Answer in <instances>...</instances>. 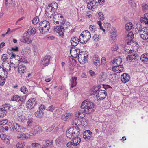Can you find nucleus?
Listing matches in <instances>:
<instances>
[{
  "label": "nucleus",
  "mask_w": 148,
  "mask_h": 148,
  "mask_svg": "<svg viewBox=\"0 0 148 148\" xmlns=\"http://www.w3.org/2000/svg\"><path fill=\"white\" fill-rule=\"evenodd\" d=\"M94 103L92 102L89 101L88 100H86L82 103L80 107L81 109H83V111L84 112H82L80 116H78L79 118H83L84 114L86 113L90 114L92 113L94 111Z\"/></svg>",
  "instance_id": "nucleus-1"
},
{
  "label": "nucleus",
  "mask_w": 148,
  "mask_h": 148,
  "mask_svg": "<svg viewBox=\"0 0 148 148\" xmlns=\"http://www.w3.org/2000/svg\"><path fill=\"white\" fill-rule=\"evenodd\" d=\"M50 27V25L49 22L44 20L40 22L38 28L41 33L45 34L49 31Z\"/></svg>",
  "instance_id": "nucleus-2"
},
{
  "label": "nucleus",
  "mask_w": 148,
  "mask_h": 148,
  "mask_svg": "<svg viewBox=\"0 0 148 148\" xmlns=\"http://www.w3.org/2000/svg\"><path fill=\"white\" fill-rule=\"evenodd\" d=\"M53 22L54 23L57 24H59L60 22L61 24L64 25H66V24H67V25H66V26L68 27L70 26L69 23H66V21L64 19L63 16L59 13H57L54 16Z\"/></svg>",
  "instance_id": "nucleus-3"
},
{
  "label": "nucleus",
  "mask_w": 148,
  "mask_h": 148,
  "mask_svg": "<svg viewBox=\"0 0 148 148\" xmlns=\"http://www.w3.org/2000/svg\"><path fill=\"white\" fill-rule=\"evenodd\" d=\"M65 25L54 26L53 27L54 30L55 32L59 34L61 37L64 36V32H65L64 27Z\"/></svg>",
  "instance_id": "nucleus-4"
},
{
  "label": "nucleus",
  "mask_w": 148,
  "mask_h": 148,
  "mask_svg": "<svg viewBox=\"0 0 148 148\" xmlns=\"http://www.w3.org/2000/svg\"><path fill=\"white\" fill-rule=\"evenodd\" d=\"M83 137L87 141H92L93 139L92 132L90 130L85 131L83 134Z\"/></svg>",
  "instance_id": "nucleus-5"
},
{
  "label": "nucleus",
  "mask_w": 148,
  "mask_h": 148,
  "mask_svg": "<svg viewBox=\"0 0 148 148\" xmlns=\"http://www.w3.org/2000/svg\"><path fill=\"white\" fill-rule=\"evenodd\" d=\"M127 36L129 39V38L130 37V41L127 42V45L125 46L124 47V50L126 52H127V51L129 49L130 47L129 45L133 41V39L134 37V35L132 32H131L128 34Z\"/></svg>",
  "instance_id": "nucleus-6"
},
{
  "label": "nucleus",
  "mask_w": 148,
  "mask_h": 148,
  "mask_svg": "<svg viewBox=\"0 0 148 148\" xmlns=\"http://www.w3.org/2000/svg\"><path fill=\"white\" fill-rule=\"evenodd\" d=\"M27 106L28 108L32 109L37 104V101L34 98L29 99L27 102Z\"/></svg>",
  "instance_id": "nucleus-7"
},
{
  "label": "nucleus",
  "mask_w": 148,
  "mask_h": 148,
  "mask_svg": "<svg viewBox=\"0 0 148 148\" xmlns=\"http://www.w3.org/2000/svg\"><path fill=\"white\" fill-rule=\"evenodd\" d=\"M110 36L111 40L113 41L117 38V32L115 27H112L110 31Z\"/></svg>",
  "instance_id": "nucleus-8"
},
{
  "label": "nucleus",
  "mask_w": 148,
  "mask_h": 148,
  "mask_svg": "<svg viewBox=\"0 0 148 148\" xmlns=\"http://www.w3.org/2000/svg\"><path fill=\"white\" fill-rule=\"evenodd\" d=\"M82 38L86 40V42H87L91 38L90 33L88 30H84L82 32L81 35Z\"/></svg>",
  "instance_id": "nucleus-9"
},
{
  "label": "nucleus",
  "mask_w": 148,
  "mask_h": 148,
  "mask_svg": "<svg viewBox=\"0 0 148 148\" xmlns=\"http://www.w3.org/2000/svg\"><path fill=\"white\" fill-rule=\"evenodd\" d=\"M41 128L39 126L36 125L34 128L30 132V135L34 136L39 133L41 131Z\"/></svg>",
  "instance_id": "nucleus-10"
},
{
  "label": "nucleus",
  "mask_w": 148,
  "mask_h": 148,
  "mask_svg": "<svg viewBox=\"0 0 148 148\" xmlns=\"http://www.w3.org/2000/svg\"><path fill=\"white\" fill-rule=\"evenodd\" d=\"M96 94L97 97H99L98 100H101L104 99L106 97L107 92L105 90H101V91Z\"/></svg>",
  "instance_id": "nucleus-11"
},
{
  "label": "nucleus",
  "mask_w": 148,
  "mask_h": 148,
  "mask_svg": "<svg viewBox=\"0 0 148 148\" xmlns=\"http://www.w3.org/2000/svg\"><path fill=\"white\" fill-rule=\"evenodd\" d=\"M55 12L53 10H51L50 6L49 5L45 10V14L48 17L51 18L52 17L53 15H54Z\"/></svg>",
  "instance_id": "nucleus-12"
},
{
  "label": "nucleus",
  "mask_w": 148,
  "mask_h": 148,
  "mask_svg": "<svg viewBox=\"0 0 148 148\" xmlns=\"http://www.w3.org/2000/svg\"><path fill=\"white\" fill-rule=\"evenodd\" d=\"M13 124L15 129L16 131L20 132H23L26 130V129L25 128L21 126L20 125L16 123H14Z\"/></svg>",
  "instance_id": "nucleus-13"
},
{
  "label": "nucleus",
  "mask_w": 148,
  "mask_h": 148,
  "mask_svg": "<svg viewBox=\"0 0 148 148\" xmlns=\"http://www.w3.org/2000/svg\"><path fill=\"white\" fill-rule=\"evenodd\" d=\"M50 56H45L42 60V64L44 66H47L50 61Z\"/></svg>",
  "instance_id": "nucleus-14"
},
{
  "label": "nucleus",
  "mask_w": 148,
  "mask_h": 148,
  "mask_svg": "<svg viewBox=\"0 0 148 148\" xmlns=\"http://www.w3.org/2000/svg\"><path fill=\"white\" fill-rule=\"evenodd\" d=\"M130 79V76L126 73L123 74L121 76V79L123 82L126 83L128 82Z\"/></svg>",
  "instance_id": "nucleus-15"
},
{
  "label": "nucleus",
  "mask_w": 148,
  "mask_h": 148,
  "mask_svg": "<svg viewBox=\"0 0 148 148\" xmlns=\"http://www.w3.org/2000/svg\"><path fill=\"white\" fill-rule=\"evenodd\" d=\"M27 33H25L23 34V36L20 39V40L21 42L25 43H29L31 42L29 41L28 38V36Z\"/></svg>",
  "instance_id": "nucleus-16"
},
{
  "label": "nucleus",
  "mask_w": 148,
  "mask_h": 148,
  "mask_svg": "<svg viewBox=\"0 0 148 148\" xmlns=\"http://www.w3.org/2000/svg\"><path fill=\"white\" fill-rule=\"evenodd\" d=\"M70 42L72 46H76L79 43V38L76 37H73L70 40Z\"/></svg>",
  "instance_id": "nucleus-17"
},
{
  "label": "nucleus",
  "mask_w": 148,
  "mask_h": 148,
  "mask_svg": "<svg viewBox=\"0 0 148 148\" xmlns=\"http://www.w3.org/2000/svg\"><path fill=\"white\" fill-rule=\"evenodd\" d=\"M99 57L97 55H95L93 56V62L97 68H98L100 64Z\"/></svg>",
  "instance_id": "nucleus-18"
},
{
  "label": "nucleus",
  "mask_w": 148,
  "mask_h": 148,
  "mask_svg": "<svg viewBox=\"0 0 148 148\" xmlns=\"http://www.w3.org/2000/svg\"><path fill=\"white\" fill-rule=\"evenodd\" d=\"M71 127L72 128L73 132L75 137L79 136L80 133V130L77 126L72 127Z\"/></svg>",
  "instance_id": "nucleus-19"
},
{
  "label": "nucleus",
  "mask_w": 148,
  "mask_h": 148,
  "mask_svg": "<svg viewBox=\"0 0 148 148\" xmlns=\"http://www.w3.org/2000/svg\"><path fill=\"white\" fill-rule=\"evenodd\" d=\"M144 16L140 18V21L141 23L148 25V13H145Z\"/></svg>",
  "instance_id": "nucleus-20"
},
{
  "label": "nucleus",
  "mask_w": 148,
  "mask_h": 148,
  "mask_svg": "<svg viewBox=\"0 0 148 148\" xmlns=\"http://www.w3.org/2000/svg\"><path fill=\"white\" fill-rule=\"evenodd\" d=\"M139 56L138 54L136 53L135 54H134L133 55L130 56V57L129 56H127L126 57V59L127 61H129V62H131V60H138Z\"/></svg>",
  "instance_id": "nucleus-21"
},
{
  "label": "nucleus",
  "mask_w": 148,
  "mask_h": 148,
  "mask_svg": "<svg viewBox=\"0 0 148 148\" xmlns=\"http://www.w3.org/2000/svg\"><path fill=\"white\" fill-rule=\"evenodd\" d=\"M73 132L72 128L71 127L69 128V129L67 130L66 132V136L70 139H72L74 137H75V136L73 135Z\"/></svg>",
  "instance_id": "nucleus-22"
},
{
  "label": "nucleus",
  "mask_w": 148,
  "mask_h": 148,
  "mask_svg": "<svg viewBox=\"0 0 148 148\" xmlns=\"http://www.w3.org/2000/svg\"><path fill=\"white\" fill-rule=\"evenodd\" d=\"M139 32L140 33V36L141 38L143 40L148 39V34L147 33H145V32L142 29L140 30H138Z\"/></svg>",
  "instance_id": "nucleus-23"
},
{
  "label": "nucleus",
  "mask_w": 148,
  "mask_h": 148,
  "mask_svg": "<svg viewBox=\"0 0 148 148\" xmlns=\"http://www.w3.org/2000/svg\"><path fill=\"white\" fill-rule=\"evenodd\" d=\"M78 136H77L76 137H74V138H72L73 146H77L81 141L80 138Z\"/></svg>",
  "instance_id": "nucleus-24"
},
{
  "label": "nucleus",
  "mask_w": 148,
  "mask_h": 148,
  "mask_svg": "<svg viewBox=\"0 0 148 148\" xmlns=\"http://www.w3.org/2000/svg\"><path fill=\"white\" fill-rule=\"evenodd\" d=\"M79 52L78 53H79L77 55H74L73 56V57L75 58L78 57V60L80 62V60H82V58H83V57L84 56V55L85 54V52L84 51H82L80 52V49H79Z\"/></svg>",
  "instance_id": "nucleus-25"
},
{
  "label": "nucleus",
  "mask_w": 148,
  "mask_h": 148,
  "mask_svg": "<svg viewBox=\"0 0 148 148\" xmlns=\"http://www.w3.org/2000/svg\"><path fill=\"white\" fill-rule=\"evenodd\" d=\"M10 60L12 66L14 68H17L20 64L19 61L18 60L14 59H12L11 58H10Z\"/></svg>",
  "instance_id": "nucleus-26"
},
{
  "label": "nucleus",
  "mask_w": 148,
  "mask_h": 148,
  "mask_svg": "<svg viewBox=\"0 0 148 148\" xmlns=\"http://www.w3.org/2000/svg\"><path fill=\"white\" fill-rule=\"evenodd\" d=\"M8 67L9 69H8L7 68H5L3 70L2 73H0V77L3 76L5 77H7L8 76V71H10V70L11 66L10 65H9Z\"/></svg>",
  "instance_id": "nucleus-27"
},
{
  "label": "nucleus",
  "mask_w": 148,
  "mask_h": 148,
  "mask_svg": "<svg viewBox=\"0 0 148 148\" xmlns=\"http://www.w3.org/2000/svg\"><path fill=\"white\" fill-rule=\"evenodd\" d=\"M0 137L4 142L6 143L9 142V140L10 139V138L9 136L3 134H2L0 135Z\"/></svg>",
  "instance_id": "nucleus-28"
},
{
  "label": "nucleus",
  "mask_w": 148,
  "mask_h": 148,
  "mask_svg": "<svg viewBox=\"0 0 148 148\" xmlns=\"http://www.w3.org/2000/svg\"><path fill=\"white\" fill-rule=\"evenodd\" d=\"M77 79V77H72L71 79L70 80V84L71 85V88H73L76 85V80Z\"/></svg>",
  "instance_id": "nucleus-29"
},
{
  "label": "nucleus",
  "mask_w": 148,
  "mask_h": 148,
  "mask_svg": "<svg viewBox=\"0 0 148 148\" xmlns=\"http://www.w3.org/2000/svg\"><path fill=\"white\" fill-rule=\"evenodd\" d=\"M72 114L70 113H67L62 116L61 119L64 121H67L71 118Z\"/></svg>",
  "instance_id": "nucleus-30"
},
{
  "label": "nucleus",
  "mask_w": 148,
  "mask_h": 148,
  "mask_svg": "<svg viewBox=\"0 0 148 148\" xmlns=\"http://www.w3.org/2000/svg\"><path fill=\"white\" fill-rule=\"evenodd\" d=\"M18 66V72L19 73L21 72L23 73H24L26 69L25 66L23 64H21Z\"/></svg>",
  "instance_id": "nucleus-31"
},
{
  "label": "nucleus",
  "mask_w": 148,
  "mask_h": 148,
  "mask_svg": "<svg viewBox=\"0 0 148 148\" xmlns=\"http://www.w3.org/2000/svg\"><path fill=\"white\" fill-rule=\"evenodd\" d=\"M122 62V60L121 58H117L114 59L112 62V63H113L114 65L116 64V65L117 66H118L119 65L121 64Z\"/></svg>",
  "instance_id": "nucleus-32"
},
{
  "label": "nucleus",
  "mask_w": 148,
  "mask_h": 148,
  "mask_svg": "<svg viewBox=\"0 0 148 148\" xmlns=\"http://www.w3.org/2000/svg\"><path fill=\"white\" fill-rule=\"evenodd\" d=\"M22 97L19 96L17 95H14L11 98V100L16 102H19L21 100Z\"/></svg>",
  "instance_id": "nucleus-33"
},
{
  "label": "nucleus",
  "mask_w": 148,
  "mask_h": 148,
  "mask_svg": "<svg viewBox=\"0 0 148 148\" xmlns=\"http://www.w3.org/2000/svg\"><path fill=\"white\" fill-rule=\"evenodd\" d=\"M7 55L6 54H3L2 56L1 57V60H3V63L5 64H5H7L8 66H9V63H7V60H8V57H7Z\"/></svg>",
  "instance_id": "nucleus-34"
},
{
  "label": "nucleus",
  "mask_w": 148,
  "mask_h": 148,
  "mask_svg": "<svg viewBox=\"0 0 148 148\" xmlns=\"http://www.w3.org/2000/svg\"><path fill=\"white\" fill-rule=\"evenodd\" d=\"M140 60L144 62H148V55L147 54H143L140 57Z\"/></svg>",
  "instance_id": "nucleus-35"
},
{
  "label": "nucleus",
  "mask_w": 148,
  "mask_h": 148,
  "mask_svg": "<svg viewBox=\"0 0 148 148\" xmlns=\"http://www.w3.org/2000/svg\"><path fill=\"white\" fill-rule=\"evenodd\" d=\"M7 109L5 108H0V117L3 118L5 116L6 114V112H5Z\"/></svg>",
  "instance_id": "nucleus-36"
},
{
  "label": "nucleus",
  "mask_w": 148,
  "mask_h": 148,
  "mask_svg": "<svg viewBox=\"0 0 148 148\" xmlns=\"http://www.w3.org/2000/svg\"><path fill=\"white\" fill-rule=\"evenodd\" d=\"M50 6V8L51 10H56L58 8V4L55 2H53L51 5H49Z\"/></svg>",
  "instance_id": "nucleus-37"
},
{
  "label": "nucleus",
  "mask_w": 148,
  "mask_h": 148,
  "mask_svg": "<svg viewBox=\"0 0 148 148\" xmlns=\"http://www.w3.org/2000/svg\"><path fill=\"white\" fill-rule=\"evenodd\" d=\"M43 112L42 110H39V111L36 112L34 114L36 117L41 118L43 115Z\"/></svg>",
  "instance_id": "nucleus-38"
},
{
  "label": "nucleus",
  "mask_w": 148,
  "mask_h": 148,
  "mask_svg": "<svg viewBox=\"0 0 148 148\" xmlns=\"http://www.w3.org/2000/svg\"><path fill=\"white\" fill-rule=\"evenodd\" d=\"M21 137L18 136L17 138H22L23 139H27L30 136V134H29L28 133H23L21 132Z\"/></svg>",
  "instance_id": "nucleus-39"
},
{
  "label": "nucleus",
  "mask_w": 148,
  "mask_h": 148,
  "mask_svg": "<svg viewBox=\"0 0 148 148\" xmlns=\"http://www.w3.org/2000/svg\"><path fill=\"white\" fill-rule=\"evenodd\" d=\"M29 29H30L26 32V33H27V34L28 35V36H29L30 35H34L36 32L35 28H33L30 30Z\"/></svg>",
  "instance_id": "nucleus-40"
},
{
  "label": "nucleus",
  "mask_w": 148,
  "mask_h": 148,
  "mask_svg": "<svg viewBox=\"0 0 148 148\" xmlns=\"http://www.w3.org/2000/svg\"><path fill=\"white\" fill-rule=\"evenodd\" d=\"M18 121L24 123L26 122L27 119L23 115H21L19 116Z\"/></svg>",
  "instance_id": "nucleus-41"
},
{
  "label": "nucleus",
  "mask_w": 148,
  "mask_h": 148,
  "mask_svg": "<svg viewBox=\"0 0 148 148\" xmlns=\"http://www.w3.org/2000/svg\"><path fill=\"white\" fill-rule=\"evenodd\" d=\"M19 64H22L23 63H26L27 62V61L26 60V57L25 56H21L19 60Z\"/></svg>",
  "instance_id": "nucleus-42"
},
{
  "label": "nucleus",
  "mask_w": 148,
  "mask_h": 148,
  "mask_svg": "<svg viewBox=\"0 0 148 148\" xmlns=\"http://www.w3.org/2000/svg\"><path fill=\"white\" fill-rule=\"evenodd\" d=\"M132 24L131 23H127L125 26V28L127 30H130L132 27Z\"/></svg>",
  "instance_id": "nucleus-43"
},
{
  "label": "nucleus",
  "mask_w": 148,
  "mask_h": 148,
  "mask_svg": "<svg viewBox=\"0 0 148 148\" xmlns=\"http://www.w3.org/2000/svg\"><path fill=\"white\" fill-rule=\"evenodd\" d=\"M10 58H11L12 59H14L19 61L20 59V57L17 55L12 54Z\"/></svg>",
  "instance_id": "nucleus-44"
},
{
  "label": "nucleus",
  "mask_w": 148,
  "mask_h": 148,
  "mask_svg": "<svg viewBox=\"0 0 148 148\" xmlns=\"http://www.w3.org/2000/svg\"><path fill=\"white\" fill-rule=\"evenodd\" d=\"M72 49H74L71 48L70 49V53L72 56L73 57V56L74 55H77V54H78V52L77 53V51L76 50V49H74V50H73V52H72V51L73 50Z\"/></svg>",
  "instance_id": "nucleus-45"
},
{
  "label": "nucleus",
  "mask_w": 148,
  "mask_h": 148,
  "mask_svg": "<svg viewBox=\"0 0 148 148\" xmlns=\"http://www.w3.org/2000/svg\"><path fill=\"white\" fill-rule=\"evenodd\" d=\"M52 141L53 140H47L46 141V145L48 147H52Z\"/></svg>",
  "instance_id": "nucleus-46"
},
{
  "label": "nucleus",
  "mask_w": 148,
  "mask_h": 148,
  "mask_svg": "<svg viewBox=\"0 0 148 148\" xmlns=\"http://www.w3.org/2000/svg\"><path fill=\"white\" fill-rule=\"evenodd\" d=\"M106 74H104L103 73H102L99 76V78L102 81H104L106 78Z\"/></svg>",
  "instance_id": "nucleus-47"
},
{
  "label": "nucleus",
  "mask_w": 148,
  "mask_h": 148,
  "mask_svg": "<svg viewBox=\"0 0 148 148\" xmlns=\"http://www.w3.org/2000/svg\"><path fill=\"white\" fill-rule=\"evenodd\" d=\"M100 86H98L94 89V91H93L94 93H95V94L97 93L98 92L101 91V90H103L101 89Z\"/></svg>",
  "instance_id": "nucleus-48"
},
{
  "label": "nucleus",
  "mask_w": 148,
  "mask_h": 148,
  "mask_svg": "<svg viewBox=\"0 0 148 148\" xmlns=\"http://www.w3.org/2000/svg\"><path fill=\"white\" fill-rule=\"evenodd\" d=\"M89 2L91 3L92 5V7H95V8H97V5H96L97 2L95 0H93L92 1L89 0Z\"/></svg>",
  "instance_id": "nucleus-49"
},
{
  "label": "nucleus",
  "mask_w": 148,
  "mask_h": 148,
  "mask_svg": "<svg viewBox=\"0 0 148 148\" xmlns=\"http://www.w3.org/2000/svg\"><path fill=\"white\" fill-rule=\"evenodd\" d=\"M23 142L18 143L16 145L17 148H22L24 147V145Z\"/></svg>",
  "instance_id": "nucleus-50"
},
{
  "label": "nucleus",
  "mask_w": 148,
  "mask_h": 148,
  "mask_svg": "<svg viewBox=\"0 0 148 148\" xmlns=\"http://www.w3.org/2000/svg\"><path fill=\"white\" fill-rule=\"evenodd\" d=\"M98 17L99 19L103 20L104 19V15L102 12H99L98 14Z\"/></svg>",
  "instance_id": "nucleus-51"
},
{
  "label": "nucleus",
  "mask_w": 148,
  "mask_h": 148,
  "mask_svg": "<svg viewBox=\"0 0 148 148\" xmlns=\"http://www.w3.org/2000/svg\"><path fill=\"white\" fill-rule=\"evenodd\" d=\"M0 85H2L5 82V78L6 77L2 76L1 77H0Z\"/></svg>",
  "instance_id": "nucleus-52"
},
{
  "label": "nucleus",
  "mask_w": 148,
  "mask_h": 148,
  "mask_svg": "<svg viewBox=\"0 0 148 148\" xmlns=\"http://www.w3.org/2000/svg\"><path fill=\"white\" fill-rule=\"evenodd\" d=\"M88 57V55L87 53L85 52V54L84 55L83 58H82V63H84L86 61V59Z\"/></svg>",
  "instance_id": "nucleus-53"
},
{
  "label": "nucleus",
  "mask_w": 148,
  "mask_h": 148,
  "mask_svg": "<svg viewBox=\"0 0 148 148\" xmlns=\"http://www.w3.org/2000/svg\"><path fill=\"white\" fill-rule=\"evenodd\" d=\"M79 42H80L82 44H85L87 42H86V40H84V39L82 38V37L81 36H80L79 37Z\"/></svg>",
  "instance_id": "nucleus-54"
},
{
  "label": "nucleus",
  "mask_w": 148,
  "mask_h": 148,
  "mask_svg": "<svg viewBox=\"0 0 148 148\" xmlns=\"http://www.w3.org/2000/svg\"><path fill=\"white\" fill-rule=\"evenodd\" d=\"M136 26L137 27L135 29L136 31V32L138 31V30H140L141 29H142V25L141 24L138 23L136 24Z\"/></svg>",
  "instance_id": "nucleus-55"
},
{
  "label": "nucleus",
  "mask_w": 148,
  "mask_h": 148,
  "mask_svg": "<svg viewBox=\"0 0 148 148\" xmlns=\"http://www.w3.org/2000/svg\"><path fill=\"white\" fill-rule=\"evenodd\" d=\"M55 106L53 105H51L48 107L46 110L53 112L55 109Z\"/></svg>",
  "instance_id": "nucleus-56"
},
{
  "label": "nucleus",
  "mask_w": 148,
  "mask_h": 148,
  "mask_svg": "<svg viewBox=\"0 0 148 148\" xmlns=\"http://www.w3.org/2000/svg\"><path fill=\"white\" fill-rule=\"evenodd\" d=\"M8 122V120L7 119H4L2 121H0V126L4 125Z\"/></svg>",
  "instance_id": "nucleus-57"
},
{
  "label": "nucleus",
  "mask_w": 148,
  "mask_h": 148,
  "mask_svg": "<svg viewBox=\"0 0 148 148\" xmlns=\"http://www.w3.org/2000/svg\"><path fill=\"white\" fill-rule=\"evenodd\" d=\"M38 18L37 17H36L33 18L32 20V23L34 24H36L38 22Z\"/></svg>",
  "instance_id": "nucleus-58"
},
{
  "label": "nucleus",
  "mask_w": 148,
  "mask_h": 148,
  "mask_svg": "<svg viewBox=\"0 0 148 148\" xmlns=\"http://www.w3.org/2000/svg\"><path fill=\"white\" fill-rule=\"evenodd\" d=\"M18 47L16 46L15 47H12L11 48L10 51H11V53H12V51H13L14 52H18Z\"/></svg>",
  "instance_id": "nucleus-59"
},
{
  "label": "nucleus",
  "mask_w": 148,
  "mask_h": 148,
  "mask_svg": "<svg viewBox=\"0 0 148 148\" xmlns=\"http://www.w3.org/2000/svg\"><path fill=\"white\" fill-rule=\"evenodd\" d=\"M142 7L143 8L144 11H145L146 10L148 9V3H143L142 4Z\"/></svg>",
  "instance_id": "nucleus-60"
},
{
  "label": "nucleus",
  "mask_w": 148,
  "mask_h": 148,
  "mask_svg": "<svg viewBox=\"0 0 148 148\" xmlns=\"http://www.w3.org/2000/svg\"><path fill=\"white\" fill-rule=\"evenodd\" d=\"M127 53L129 54V55L128 56H129L130 57V56L133 55L134 54H136L134 52V51H132L131 50H130L128 52L127 51Z\"/></svg>",
  "instance_id": "nucleus-61"
},
{
  "label": "nucleus",
  "mask_w": 148,
  "mask_h": 148,
  "mask_svg": "<svg viewBox=\"0 0 148 148\" xmlns=\"http://www.w3.org/2000/svg\"><path fill=\"white\" fill-rule=\"evenodd\" d=\"M27 88L26 87L24 86L22 87L21 89V91L23 93H26L27 92Z\"/></svg>",
  "instance_id": "nucleus-62"
},
{
  "label": "nucleus",
  "mask_w": 148,
  "mask_h": 148,
  "mask_svg": "<svg viewBox=\"0 0 148 148\" xmlns=\"http://www.w3.org/2000/svg\"><path fill=\"white\" fill-rule=\"evenodd\" d=\"M93 39L95 41H98L99 39V36L97 34H95L93 37Z\"/></svg>",
  "instance_id": "nucleus-63"
},
{
  "label": "nucleus",
  "mask_w": 148,
  "mask_h": 148,
  "mask_svg": "<svg viewBox=\"0 0 148 148\" xmlns=\"http://www.w3.org/2000/svg\"><path fill=\"white\" fill-rule=\"evenodd\" d=\"M118 48V46L117 45H113L112 47V51H116L117 50Z\"/></svg>",
  "instance_id": "nucleus-64"
}]
</instances>
